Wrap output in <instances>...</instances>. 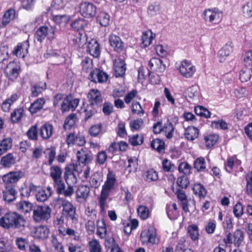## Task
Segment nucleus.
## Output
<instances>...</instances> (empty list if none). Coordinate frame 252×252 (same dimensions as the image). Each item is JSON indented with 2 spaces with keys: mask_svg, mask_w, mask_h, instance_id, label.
Segmentation results:
<instances>
[{
  "mask_svg": "<svg viewBox=\"0 0 252 252\" xmlns=\"http://www.w3.org/2000/svg\"><path fill=\"white\" fill-rule=\"evenodd\" d=\"M17 209L25 213L30 212L32 210V204L29 201H21L16 204Z\"/></svg>",
  "mask_w": 252,
  "mask_h": 252,
  "instance_id": "c9c22d12",
  "label": "nucleus"
},
{
  "mask_svg": "<svg viewBox=\"0 0 252 252\" xmlns=\"http://www.w3.org/2000/svg\"><path fill=\"white\" fill-rule=\"evenodd\" d=\"M237 159L235 156L229 157L227 158L226 163L225 164L227 172L230 173L232 171L234 162Z\"/></svg>",
  "mask_w": 252,
  "mask_h": 252,
  "instance_id": "e2e57ef3",
  "label": "nucleus"
},
{
  "mask_svg": "<svg viewBox=\"0 0 252 252\" xmlns=\"http://www.w3.org/2000/svg\"><path fill=\"white\" fill-rule=\"evenodd\" d=\"M190 237L193 240L198 239L199 232L198 226L195 224L190 225Z\"/></svg>",
  "mask_w": 252,
  "mask_h": 252,
  "instance_id": "69168bd1",
  "label": "nucleus"
},
{
  "mask_svg": "<svg viewBox=\"0 0 252 252\" xmlns=\"http://www.w3.org/2000/svg\"><path fill=\"white\" fill-rule=\"evenodd\" d=\"M79 12L82 16H95L96 7L94 4L89 2H83L80 4Z\"/></svg>",
  "mask_w": 252,
  "mask_h": 252,
  "instance_id": "9b49d317",
  "label": "nucleus"
},
{
  "mask_svg": "<svg viewBox=\"0 0 252 252\" xmlns=\"http://www.w3.org/2000/svg\"><path fill=\"white\" fill-rule=\"evenodd\" d=\"M251 73L252 71L251 68L245 67L240 72V79L242 82H245L249 81L251 77Z\"/></svg>",
  "mask_w": 252,
  "mask_h": 252,
  "instance_id": "09e8293b",
  "label": "nucleus"
},
{
  "mask_svg": "<svg viewBox=\"0 0 252 252\" xmlns=\"http://www.w3.org/2000/svg\"><path fill=\"white\" fill-rule=\"evenodd\" d=\"M174 127L171 123L165 124L163 127V131L165 132L166 137L168 139H170L173 137Z\"/></svg>",
  "mask_w": 252,
  "mask_h": 252,
  "instance_id": "4d7b16f0",
  "label": "nucleus"
},
{
  "mask_svg": "<svg viewBox=\"0 0 252 252\" xmlns=\"http://www.w3.org/2000/svg\"><path fill=\"white\" fill-rule=\"evenodd\" d=\"M90 192V188L87 186H80L76 192V198L86 200L89 196Z\"/></svg>",
  "mask_w": 252,
  "mask_h": 252,
  "instance_id": "c85d7f7f",
  "label": "nucleus"
},
{
  "mask_svg": "<svg viewBox=\"0 0 252 252\" xmlns=\"http://www.w3.org/2000/svg\"><path fill=\"white\" fill-rule=\"evenodd\" d=\"M212 126L217 129H221L226 130L228 129L227 124L223 120H219L218 121H213L211 123Z\"/></svg>",
  "mask_w": 252,
  "mask_h": 252,
  "instance_id": "bf43d9fd",
  "label": "nucleus"
},
{
  "mask_svg": "<svg viewBox=\"0 0 252 252\" xmlns=\"http://www.w3.org/2000/svg\"><path fill=\"white\" fill-rule=\"evenodd\" d=\"M137 166V160L135 158H130L128 159V165L126 169L129 172L136 171Z\"/></svg>",
  "mask_w": 252,
  "mask_h": 252,
  "instance_id": "13d9d810",
  "label": "nucleus"
},
{
  "mask_svg": "<svg viewBox=\"0 0 252 252\" xmlns=\"http://www.w3.org/2000/svg\"><path fill=\"white\" fill-rule=\"evenodd\" d=\"M178 170L183 175L178 178L177 184L181 188L187 189L189 185V164L186 162H181L178 167Z\"/></svg>",
  "mask_w": 252,
  "mask_h": 252,
  "instance_id": "39448f33",
  "label": "nucleus"
},
{
  "mask_svg": "<svg viewBox=\"0 0 252 252\" xmlns=\"http://www.w3.org/2000/svg\"><path fill=\"white\" fill-rule=\"evenodd\" d=\"M233 51V45L231 43H226L219 51L218 53V58L220 62H223L227 57Z\"/></svg>",
  "mask_w": 252,
  "mask_h": 252,
  "instance_id": "412c9836",
  "label": "nucleus"
},
{
  "mask_svg": "<svg viewBox=\"0 0 252 252\" xmlns=\"http://www.w3.org/2000/svg\"><path fill=\"white\" fill-rule=\"evenodd\" d=\"M16 163V157L11 153H8L2 157L0 161V164L4 168H10Z\"/></svg>",
  "mask_w": 252,
  "mask_h": 252,
  "instance_id": "4be33fe9",
  "label": "nucleus"
},
{
  "mask_svg": "<svg viewBox=\"0 0 252 252\" xmlns=\"http://www.w3.org/2000/svg\"><path fill=\"white\" fill-rule=\"evenodd\" d=\"M90 252H102L101 247L99 242L96 239L92 240L89 243Z\"/></svg>",
  "mask_w": 252,
  "mask_h": 252,
  "instance_id": "864d4df0",
  "label": "nucleus"
},
{
  "mask_svg": "<svg viewBox=\"0 0 252 252\" xmlns=\"http://www.w3.org/2000/svg\"><path fill=\"white\" fill-rule=\"evenodd\" d=\"M20 67L14 62L10 63L5 69V72L9 79L14 80L19 76Z\"/></svg>",
  "mask_w": 252,
  "mask_h": 252,
  "instance_id": "f3484780",
  "label": "nucleus"
},
{
  "mask_svg": "<svg viewBox=\"0 0 252 252\" xmlns=\"http://www.w3.org/2000/svg\"><path fill=\"white\" fill-rule=\"evenodd\" d=\"M62 215L66 220H70L73 222L77 220L76 217V208L70 202L64 201L62 203Z\"/></svg>",
  "mask_w": 252,
  "mask_h": 252,
  "instance_id": "0eeeda50",
  "label": "nucleus"
},
{
  "mask_svg": "<svg viewBox=\"0 0 252 252\" xmlns=\"http://www.w3.org/2000/svg\"><path fill=\"white\" fill-rule=\"evenodd\" d=\"M164 142L159 139H154L151 143V147L152 149L156 150L158 153H162L164 150Z\"/></svg>",
  "mask_w": 252,
  "mask_h": 252,
  "instance_id": "37998d69",
  "label": "nucleus"
},
{
  "mask_svg": "<svg viewBox=\"0 0 252 252\" xmlns=\"http://www.w3.org/2000/svg\"><path fill=\"white\" fill-rule=\"evenodd\" d=\"M71 26L74 29V31L80 32V30L87 26V23L84 19L78 18L71 24Z\"/></svg>",
  "mask_w": 252,
  "mask_h": 252,
  "instance_id": "c03bdc74",
  "label": "nucleus"
},
{
  "mask_svg": "<svg viewBox=\"0 0 252 252\" xmlns=\"http://www.w3.org/2000/svg\"><path fill=\"white\" fill-rule=\"evenodd\" d=\"M52 190L50 187H48L46 190L44 189H39L34 193L36 199L38 202H42L46 201L52 195Z\"/></svg>",
  "mask_w": 252,
  "mask_h": 252,
  "instance_id": "a211bd4d",
  "label": "nucleus"
},
{
  "mask_svg": "<svg viewBox=\"0 0 252 252\" xmlns=\"http://www.w3.org/2000/svg\"><path fill=\"white\" fill-rule=\"evenodd\" d=\"M116 182L115 174L111 171H109L107 180L102 186V190L99 197V204L100 208V212H104L105 210V206L107 204V199L110 190L113 188Z\"/></svg>",
  "mask_w": 252,
  "mask_h": 252,
  "instance_id": "f03ea898",
  "label": "nucleus"
},
{
  "mask_svg": "<svg viewBox=\"0 0 252 252\" xmlns=\"http://www.w3.org/2000/svg\"><path fill=\"white\" fill-rule=\"evenodd\" d=\"M155 35L151 30H147L143 32L142 35V44L144 47L149 46L151 43L153 39L155 38Z\"/></svg>",
  "mask_w": 252,
  "mask_h": 252,
  "instance_id": "2f4dec72",
  "label": "nucleus"
},
{
  "mask_svg": "<svg viewBox=\"0 0 252 252\" xmlns=\"http://www.w3.org/2000/svg\"><path fill=\"white\" fill-rule=\"evenodd\" d=\"M160 12V7L158 1L150 3L148 7V13L151 16L159 14Z\"/></svg>",
  "mask_w": 252,
  "mask_h": 252,
  "instance_id": "a19ab883",
  "label": "nucleus"
},
{
  "mask_svg": "<svg viewBox=\"0 0 252 252\" xmlns=\"http://www.w3.org/2000/svg\"><path fill=\"white\" fill-rule=\"evenodd\" d=\"M102 182V177L101 174L96 172L92 175L90 177L89 183L91 186L94 189L98 188Z\"/></svg>",
  "mask_w": 252,
  "mask_h": 252,
  "instance_id": "a878e982",
  "label": "nucleus"
},
{
  "mask_svg": "<svg viewBox=\"0 0 252 252\" xmlns=\"http://www.w3.org/2000/svg\"><path fill=\"white\" fill-rule=\"evenodd\" d=\"M88 98L92 105H97L102 102V98L99 91L91 89L88 93Z\"/></svg>",
  "mask_w": 252,
  "mask_h": 252,
  "instance_id": "aec40b11",
  "label": "nucleus"
},
{
  "mask_svg": "<svg viewBox=\"0 0 252 252\" xmlns=\"http://www.w3.org/2000/svg\"><path fill=\"white\" fill-rule=\"evenodd\" d=\"M46 89V85L44 83L41 85L35 84L31 87V95L32 97H37L42 92Z\"/></svg>",
  "mask_w": 252,
  "mask_h": 252,
  "instance_id": "ea45409f",
  "label": "nucleus"
},
{
  "mask_svg": "<svg viewBox=\"0 0 252 252\" xmlns=\"http://www.w3.org/2000/svg\"><path fill=\"white\" fill-rule=\"evenodd\" d=\"M189 63L187 60H185L181 62L180 64L177 65L176 67L177 69L179 70L180 73L184 77L187 78L188 77V75H189Z\"/></svg>",
  "mask_w": 252,
  "mask_h": 252,
  "instance_id": "4c0bfd02",
  "label": "nucleus"
},
{
  "mask_svg": "<svg viewBox=\"0 0 252 252\" xmlns=\"http://www.w3.org/2000/svg\"><path fill=\"white\" fill-rule=\"evenodd\" d=\"M24 115V109L23 107L15 109L11 113V120L12 123H18Z\"/></svg>",
  "mask_w": 252,
  "mask_h": 252,
  "instance_id": "72a5a7b5",
  "label": "nucleus"
},
{
  "mask_svg": "<svg viewBox=\"0 0 252 252\" xmlns=\"http://www.w3.org/2000/svg\"><path fill=\"white\" fill-rule=\"evenodd\" d=\"M101 128L102 125L101 124L94 125L90 128L89 132L91 136L96 137L100 132Z\"/></svg>",
  "mask_w": 252,
  "mask_h": 252,
  "instance_id": "680f3d73",
  "label": "nucleus"
},
{
  "mask_svg": "<svg viewBox=\"0 0 252 252\" xmlns=\"http://www.w3.org/2000/svg\"><path fill=\"white\" fill-rule=\"evenodd\" d=\"M234 243L235 246L239 247L244 239V233L240 230H236L233 234Z\"/></svg>",
  "mask_w": 252,
  "mask_h": 252,
  "instance_id": "3c124183",
  "label": "nucleus"
},
{
  "mask_svg": "<svg viewBox=\"0 0 252 252\" xmlns=\"http://www.w3.org/2000/svg\"><path fill=\"white\" fill-rule=\"evenodd\" d=\"M62 170L61 168L57 165L50 166V176L52 178L53 181L60 179L62 177Z\"/></svg>",
  "mask_w": 252,
  "mask_h": 252,
  "instance_id": "e433bc0d",
  "label": "nucleus"
},
{
  "mask_svg": "<svg viewBox=\"0 0 252 252\" xmlns=\"http://www.w3.org/2000/svg\"><path fill=\"white\" fill-rule=\"evenodd\" d=\"M137 213L140 218L143 220H146L149 217V210L145 206L141 205L137 209Z\"/></svg>",
  "mask_w": 252,
  "mask_h": 252,
  "instance_id": "6e6d98bb",
  "label": "nucleus"
},
{
  "mask_svg": "<svg viewBox=\"0 0 252 252\" xmlns=\"http://www.w3.org/2000/svg\"><path fill=\"white\" fill-rule=\"evenodd\" d=\"M91 213H94L93 215V217H92L91 220H89L85 224L86 230L89 234L94 233L95 229L94 220H93L94 219L96 218L95 212L92 210L91 211Z\"/></svg>",
  "mask_w": 252,
  "mask_h": 252,
  "instance_id": "58836bf2",
  "label": "nucleus"
},
{
  "mask_svg": "<svg viewBox=\"0 0 252 252\" xmlns=\"http://www.w3.org/2000/svg\"><path fill=\"white\" fill-rule=\"evenodd\" d=\"M113 64L115 70L114 75L116 77H123L125 74L126 70V64L125 61L120 58H118L115 59Z\"/></svg>",
  "mask_w": 252,
  "mask_h": 252,
  "instance_id": "4468645a",
  "label": "nucleus"
},
{
  "mask_svg": "<svg viewBox=\"0 0 252 252\" xmlns=\"http://www.w3.org/2000/svg\"><path fill=\"white\" fill-rule=\"evenodd\" d=\"M53 184L58 194H63L65 197H70L74 192L72 186H68L65 189V185L62 178L54 180Z\"/></svg>",
  "mask_w": 252,
  "mask_h": 252,
  "instance_id": "423d86ee",
  "label": "nucleus"
},
{
  "mask_svg": "<svg viewBox=\"0 0 252 252\" xmlns=\"http://www.w3.org/2000/svg\"><path fill=\"white\" fill-rule=\"evenodd\" d=\"M177 197L181 202L183 210L187 212L189 211L188 200L185 192L182 190H179L177 191Z\"/></svg>",
  "mask_w": 252,
  "mask_h": 252,
  "instance_id": "f704fd0d",
  "label": "nucleus"
},
{
  "mask_svg": "<svg viewBox=\"0 0 252 252\" xmlns=\"http://www.w3.org/2000/svg\"><path fill=\"white\" fill-rule=\"evenodd\" d=\"M131 111L133 114L140 116L143 115L145 113V111L140 104L136 101H132L131 105Z\"/></svg>",
  "mask_w": 252,
  "mask_h": 252,
  "instance_id": "5fc2aeb1",
  "label": "nucleus"
},
{
  "mask_svg": "<svg viewBox=\"0 0 252 252\" xmlns=\"http://www.w3.org/2000/svg\"><path fill=\"white\" fill-rule=\"evenodd\" d=\"M70 40L73 42L74 45L80 46L85 42V36H83V34L81 32H75L70 34Z\"/></svg>",
  "mask_w": 252,
  "mask_h": 252,
  "instance_id": "bb28decb",
  "label": "nucleus"
},
{
  "mask_svg": "<svg viewBox=\"0 0 252 252\" xmlns=\"http://www.w3.org/2000/svg\"><path fill=\"white\" fill-rule=\"evenodd\" d=\"M90 42L87 47V52L95 58L98 57L100 53V46L96 40Z\"/></svg>",
  "mask_w": 252,
  "mask_h": 252,
  "instance_id": "5701e85b",
  "label": "nucleus"
},
{
  "mask_svg": "<svg viewBox=\"0 0 252 252\" xmlns=\"http://www.w3.org/2000/svg\"><path fill=\"white\" fill-rule=\"evenodd\" d=\"M25 176V172L22 170L10 171L2 175L1 179L5 185L13 186Z\"/></svg>",
  "mask_w": 252,
  "mask_h": 252,
  "instance_id": "20e7f679",
  "label": "nucleus"
},
{
  "mask_svg": "<svg viewBox=\"0 0 252 252\" xmlns=\"http://www.w3.org/2000/svg\"><path fill=\"white\" fill-rule=\"evenodd\" d=\"M246 180L247 182L246 192L248 196L252 197V171L247 174Z\"/></svg>",
  "mask_w": 252,
  "mask_h": 252,
  "instance_id": "8fccbe9b",
  "label": "nucleus"
},
{
  "mask_svg": "<svg viewBox=\"0 0 252 252\" xmlns=\"http://www.w3.org/2000/svg\"><path fill=\"white\" fill-rule=\"evenodd\" d=\"M219 136L217 134H210L204 137L207 147L210 148L216 144L219 140Z\"/></svg>",
  "mask_w": 252,
  "mask_h": 252,
  "instance_id": "a18cd8bd",
  "label": "nucleus"
},
{
  "mask_svg": "<svg viewBox=\"0 0 252 252\" xmlns=\"http://www.w3.org/2000/svg\"><path fill=\"white\" fill-rule=\"evenodd\" d=\"M2 194L3 199L5 201L10 202L16 198V191L13 186L5 185Z\"/></svg>",
  "mask_w": 252,
  "mask_h": 252,
  "instance_id": "6ab92c4d",
  "label": "nucleus"
},
{
  "mask_svg": "<svg viewBox=\"0 0 252 252\" xmlns=\"http://www.w3.org/2000/svg\"><path fill=\"white\" fill-rule=\"evenodd\" d=\"M77 161L84 165L89 164L93 160V155L90 151L86 148H81L76 153Z\"/></svg>",
  "mask_w": 252,
  "mask_h": 252,
  "instance_id": "6e6552de",
  "label": "nucleus"
},
{
  "mask_svg": "<svg viewBox=\"0 0 252 252\" xmlns=\"http://www.w3.org/2000/svg\"><path fill=\"white\" fill-rule=\"evenodd\" d=\"M49 232V229L47 226L40 225L34 228L32 236L35 239L43 240L48 237Z\"/></svg>",
  "mask_w": 252,
  "mask_h": 252,
  "instance_id": "ddd939ff",
  "label": "nucleus"
},
{
  "mask_svg": "<svg viewBox=\"0 0 252 252\" xmlns=\"http://www.w3.org/2000/svg\"><path fill=\"white\" fill-rule=\"evenodd\" d=\"M26 220L16 212H9L0 218V226L5 229H19L25 226Z\"/></svg>",
  "mask_w": 252,
  "mask_h": 252,
  "instance_id": "f257e3e1",
  "label": "nucleus"
},
{
  "mask_svg": "<svg viewBox=\"0 0 252 252\" xmlns=\"http://www.w3.org/2000/svg\"><path fill=\"white\" fill-rule=\"evenodd\" d=\"M149 66L151 70L155 71L158 73L163 72L166 68V65L163 63V61L157 58H152L149 62Z\"/></svg>",
  "mask_w": 252,
  "mask_h": 252,
  "instance_id": "f8f14e48",
  "label": "nucleus"
},
{
  "mask_svg": "<svg viewBox=\"0 0 252 252\" xmlns=\"http://www.w3.org/2000/svg\"><path fill=\"white\" fill-rule=\"evenodd\" d=\"M192 190L194 193L200 197H204L207 193L206 189L200 184H195L192 188Z\"/></svg>",
  "mask_w": 252,
  "mask_h": 252,
  "instance_id": "de8ad7c7",
  "label": "nucleus"
},
{
  "mask_svg": "<svg viewBox=\"0 0 252 252\" xmlns=\"http://www.w3.org/2000/svg\"><path fill=\"white\" fill-rule=\"evenodd\" d=\"M162 168L165 172L173 171L175 167L173 164L167 159H164L162 162Z\"/></svg>",
  "mask_w": 252,
  "mask_h": 252,
  "instance_id": "0e129e2a",
  "label": "nucleus"
},
{
  "mask_svg": "<svg viewBox=\"0 0 252 252\" xmlns=\"http://www.w3.org/2000/svg\"><path fill=\"white\" fill-rule=\"evenodd\" d=\"M12 146V140L11 138H6L0 142V156L11 149Z\"/></svg>",
  "mask_w": 252,
  "mask_h": 252,
  "instance_id": "473e14b6",
  "label": "nucleus"
},
{
  "mask_svg": "<svg viewBox=\"0 0 252 252\" xmlns=\"http://www.w3.org/2000/svg\"><path fill=\"white\" fill-rule=\"evenodd\" d=\"M53 129L52 125L45 124L41 126L39 134L43 139H48L52 135Z\"/></svg>",
  "mask_w": 252,
  "mask_h": 252,
  "instance_id": "393cba45",
  "label": "nucleus"
},
{
  "mask_svg": "<svg viewBox=\"0 0 252 252\" xmlns=\"http://www.w3.org/2000/svg\"><path fill=\"white\" fill-rule=\"evenodd\" d=\"M77 122V115L71 113L66 118L64 122L63 127L65 129H70L76 124Z\"/></svg>",
  "mask_w": 252,
  "mask_h": 252,
  "instance_id": "7c9ffc66",
  "label": "nucleus"
},
{
  "mask_svg": "<svg viewBox=\"0 0 252 252\" xmlns=\"http://www.w3.org/2000/svg\"><path fill=\"white\" fill-rule=\"evenodd\" d=\"M37 187L32 183H31L29 186H25L20 189L21 195L24 197H28L30 196L31 193H35Z\"/></svg>",
  "mask_w": 252,
  "mask_h": 252,
  "instance_id": "c756f323",
  "label": "nucleus"
},
{
  "mask_svg": "<svg viewBox=\"0 0 252 252\" xmlns=\"http://www.w3.org/2000/svg\"><path fill=\"white\" fill-rule=\"evenodd\" d=\"M143 137L142 135L136 134L132 136H129V142L133 146H136L142 144Z\"/></svg>",
  "mask_w": 252,
  "mask_h": 252,
  "instance_id": "603ef678",
  "label": "nucleus"
},
{
  "mask_svg": "<svg viewBox=\"0 0 252 252\" xmlns=\"http://www.w3.org/2000/svg\"><path fill=\"white\" fill-rule=\"evenodd\" d=\"M46 100L44 98H39L31 103L29 111L32 114H35L42 109L45 104Z\"/></svg>",
  "mask_w": 252,
  "mask_h": 252,
  "instance_id": "b1692460",
  "label": "nucleus"
},
{
  "mask_svg": "<svg viewBox=\"0 0 252 252\" xmlns=\"http://www.w3.org/2000/svg\"><path fill=\"white\" fill-rule=\"evenodd\" d=\"M29 46L28 40L18 43L13 51V54L19 58L25 57L28 53Z\"/></svg>",
  "mask_w": 252,
  "mask_h": 252,
  "instance_id": "dca6fc26",
  "label": "nucleus"
},
{
  "mask_svg": "<svg viewBox=\"0 0 252 252\" xmlns=\"http://www.w3.org/2000/svg\"><path fill=\"white\" fill-rule=\"evenodd\" d=\"M51 212L52 209L48 205H37L33 209V219L36 222L47 221L51 217Z\"/></svg>",
  "mask_w": 252,
  "mask_h": 252,
  "instance_id": "7ed1b4c3",
  "label": "nucleus"
},
{
  "mask_svg": "<svg viewBox=\"0 0 252 252\" xmlns=\"http://www.w3.org/2000/svg\"><path fill=\"white\" fill-rule=\"evenodd\" d=\"M137 91L136 90H132L130 92H128L125 96L124 100L126 104H129L131 100L137 96Z\"/></svg>",
  "mask_w": 252,
  "mask_h": 252,
  "instance_id": "774afa93",
  "label": "nucleus"
},
{
  "mask_svg": "<svg viewBox=\"0 0 252 252\" xmlns=\"http://www.w3.org/2000/svg\"><path fill=\"white\" fill-rule=\"evenodd\" d=\"M144 178L146 181L151 182L158 180V173L155 170L150 169L145 173Z\"/></svg>",
  "mask_w": 252,
  "mask_h": 252,
  "instance_id": "79ce46f5",
  "label": "nucleus"
},
{
  "mask_svg": "<svg viewBox=\"0 0 252 252\" xmlns=\"http://www.w3.org/2000/svg\"><path fill=\"white\" fill-rule=\"evenodd\" d=\"M206 161L203 158H197L194 162V168L198 172L205 171L206 169Z\"/></svg>",
  "mask_w": 252,
  "mask_h": 252,
  "instance_id": "49530a36",
  "label": "nucleus"
},
{
  "mask_svg": "<svg viewBox=\"0 0 252 252\" xmlns=\"http://www.w3.org/2000/svg\"><path fill=\"white\" fill-rule=\"evenodd\" d=\"M37 127L36 125L32 126L27 131V134L28 137L33 140L37 139Z\"/></svg>",
  "mask_w": 252,
  "mask_h": 252,
  "instance_id": "052dcab7",
  "label": "nucleus"
},
{
  "mask_svg": "<svg viewBox=\"0 0 252 252\" xmlns=\"http://www.w3.org/2000/svg\"><path fill=\"white\" fill-rule=\"evenodd\" d=\"M73 170H75L74 165H70L65 167L64 173V178L68 186H72L77 182V178L75 175Z\"/></svg>",
  "mask_w": 252,
  "mask_h": 252,
  "instance_id": "9d476101",
  "label": "nucleus"
},
{
  "mask_svg": "<svg viewBox=\"0 0 252 252\" xmlns=\"http://www.w3.org/2000/svg\"><path fill=\"white\" fill-rule=\"evenodd\" d=\"M109 41L111 46L114 48L115 51L120 53L124 51V43L119 36L115 34H111L109 37Z\"/></svg>",
  "mask_w": 252,
  "mask_h": 252,
  "instance_id": "2eb2a0df",
  "label": "nucleus"
},
{
  "mask_svg": "<svg viewBox=\"0 0 252 252\" xmlns=\"http://www.w3.org/2000/svg\"><path fill=\"white\" fill-rule=\"evenodd\" d=\"M156 231L153 226H150L148 229L142 231L140 239L143 243H156Z\"/></svg>",
  "mask_w": 252,
  "mask_h": 252,
  "instance_id": "1a4fd4ad",
  "label": "nucleus"
},
{
  "mask_svg": "<svg viewBox=\"0 0 252 252\" xmlns=\"http://www.w3.org/2000/svg\"><path fill=\"white\" fill-rule=\"evenodd\" d=\"M48 33V28L47 26L39 27L36 31L34 37L39 42H42Z\"/></svg>",
  "mask_w": 252,
  "mask_h": 252,
  "instance_id": "cd10ccee",
  "label": "nucleus"
},
{
  "mask_svg": "<svg viewBox=\"0 0 252 252\" xmlns=\"http://www.w3.org/2000/svg\"><path fill=\"white\" fill-rule=\"evenodd\" d=\"M243 207L240 202H237L233 208V213L237 218L240 217L243 214Z\"/></svg>",
  "mask_w": 252,
  "mask_h": 252,
  "instance_id": "338daca9",
  "label": "nucleus"
}]
</instances>
